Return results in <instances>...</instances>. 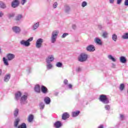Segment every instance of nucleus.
Segmentation results:
<instances>
[{
  "instance_id": "1",
  "label": "nucleus",
  "mask_w": 128,
  "mask_h": 128,
  "mask_svg": "<svg viewBox=\"0 0 128 128\" xmlns=\"http://www.w3.org/2000/svg\"><path fill=\"white\" fill-rule=\"evenodd\" d=\"M6 58H3L2 60L4 64L8 66V62H10L12 60H14L16 58V55L14 54H12L10 53L8 54L6 56Z\"/></svg>"
},
{
  "instance_id": "2",
  "label": "nucleus",
  "mask_w": 128,
  "mask_h": 128,
  "mask_svg": "<svg viewBox=\"0 0 128 128\" xmlns=\"http://www.w3.org/2000/svg\"><path fill=\"white\" fill-rule=\"evenodd\" d=\"M58 34H60V31H58V30H54L52 32L50 38V42L51 44H56V40H58Z\"/></svg>"
},
{
  "instance_id": "3",
  "label": "nucleus",
  "mask_w": 128,
  "mask_h": 128,
  "mask_svg": "<svg viewBox=\"0 0 128 128\" xmlns=\"http://www.w3.org/2000/svg\"><path fill=\"white\" fill-rule=\"evenodd\" d=\"M34 40V37H30L27 40H22L20 41V44L24 46L28 47L30 46V42Z\"/></svg>"
},
{
  "instance_id": "4",
  "label": "nucleus",
  "mask_w": 128,
  "mask_h": 128,
  "mask_svg": "<svg viewBox=\"0 0 128 128\" xmlns=\"http://www.w3.org/2000/svg\"><path fill=\"white\" fill-rule=\"evenodd\" d=\"M99 100L101 102H102V104H110V100H108V97H106L104 94L100 95Z\"/></svg>"
},
{
  "instance_id": "5",
  "label": "nucleus",
  "mask_w": 128,
  "mask_h": 128,
  "mask_svg": "<svg viewBox=\"0 0 128 128\" xmlns=\"http://www.w3.org/2000/svg\"><path fill=\"white\" fill-rule=\"evenodd\" d=\"M88 55L86 53H82L78 58V60L80 62L86 61L88 60Z\"/></svg>"
},
{
  "instance_id": "6",
  "label": "nucleus",
  "mask_w": 128,
  "mask_h": 128,
  "mask_svg": "<svg viewBox=\"0 0 128 128\" xmlns=\"http://www.w3.org/2000/svg\"><path fill=\"white\" fill-rule=\"evenodd\" d=\"M42 42H44V39L42 38H38L36 42V48H40L42 46Z\"/></svg>"
},
{
  "instance_id": "7",
  "label": "nucleus",
  "mask_w": 128,
  "mask_h": 128,
  "mask_svg": "<svg viewBox=\"0 0 128 128\" xmlns=\"http://www.w3.org/2000/svg\"><path fill=\"white\" fill-rule=\"evenodd\" d=\"M20 102L21 104H26L28 102V94H25L21 96Z\"/></svg>"
},
{
  "instance_id": "8",
  "label": "nucleus",
  "mask_w": 128,
  "mask_h": 128,
  "mask_svg": "<svg viewBox=\"0 0 128 128\" xmlns=\"http://www.w3.org/2000/svg\"><path fill=\"white\" fill-rule=\"evenodd\" d=\"M12 30L14 32V34H20V32H22V30L20 29V28L18 26H14L12 28Z\"/></svg>"
},
{
  "instance_id": "9",
  "label": "nucleus",
  "mask_w": 128,
  "mask_h": 128,
  "mask_svg": "<svg viewBox=\"0 0 128 128\" xmlns=\"http://www.w3.org/2000/svg\"><path fill=\"white\" fill-rule=\"evenodd\" d=\"M20 6V0H13L11 3V6L13 8H16Z\"/></svg>"
},
{
  "instance_id": "10",
  "label": "nucleus",
  "mask_w": 128,
  "mask_h": 128,
  "mask_svg": "<svg viewBox=\"0 0 128 128\" xmlns=\"http://www.w3.org/2000/svg\"><path fill=\"white\" fill-rule=\"evenodd\" d=\"M54 60V54H50L48 56L46 59V62H52Z\"/></svg>"
},
{
  "instance_id": "11",
  "label": "nucleus",
  "mask_w": 128,
  "mask_h": 128,
  "mask_svg": "<svg viewBox=\"0 0 128 128\" xmlns=\"http://www.w3.org/2000/svg\"><path fill=\"white\" fill-rule=\"evenodd\" d=\"M86 50L87 52H94V50H96V47H94V46L92 44H90L86 48Z\"/></svg>"
},
{
  "instance_id": "12",
  "label": "nucleus",
  "mask_w": 128,
  "mask_h": 128,
  "mask_svg": "<svg viewBox=\"0 0 128 128\" xmlns=\"http://www.w3.org/2000/svg\"><path fill=\"white\" fill-rule=\"evenodd\" d=\"M94 42L98 46H102V39L100 38H94Z\"/></svg>"
},
{
  "instance_id": "13",
  "label": "nucleus",
  "mask_w": 128,
  "mask_h": 128,
  "mask_svg": "<svg viewBox=\"0 0 128 128\" xmlns=\"http://www.w3.org/2000/svg\"><path fill=\"white\" fill-rule=\"evenodd\" d=\"M46 68L48 70L54 68V65L52 64V62H46Z\"/></svg>"
},
{
  "instance_id": "14",
  "label": "nucleus",
  "mask_w": 128,
  "mask_h": 128,
  "mask_svg": "<svg viewBox=\"0 0 128 128\" xmlns=\"http://www.w3.org/2000/svg\"><path fill=\"white\" fill-rule=\"evenodd\" d=\"M24 18V16L22 14H18L15 17V20L16 22H20Z\"/></svg>"
},
{
  "instance_id": "15",
  "label": "nucleus",
  "mask_w": 128,
  "mask_h": 128,
  "mask_svg": "<svg viewBox=\"0 0 128 128\" xmlns=\"http://www.w3.org/2000/svg\"><path fill=\"white\" fill-rule=\"evenodd\" d=\"M20 119L19 118H16L14 122V128H18V124H20Z\"/></svg>"
},
{
  "instance_id": "16",
  "label": "nucleus",
  "mask_w": 128,
  "mask_h": 128,
  "mask_svg": "<svg viewBox=\"0 0 128 128\" xmlns=\"http://www.w3.org/2000/svg\"><path fill=\"white\" fill-rule=\"evenodd\" d=\"M20 98H22V92L18 91L15 94V100H20Z\"/></svg>"
},
{
  "instance_id": "17",
  "label": "nucleus",
  "mask_w": 128,
  "mask_h": 128,
  "mask_svg": "<svg viewBox=\"0 0 128 128\" xmlns=\"http://www.w3.org/2000/svg\"><path fill=\"white\" fill-rule=\"evenodd\" d=\"M10 74H8L5 75L4 78V82H10Z\"/></svg>"
},
{
  "instance_id": "18",
  "label": "nucleus",
  "mask_w": 128,
  "mask_h": 128,
  "mask_svg": "<svg viewBox=\"0 0 128 128\" xmlns=\"http://www.w3.org/2000/svg\"><path fill=\"white\" fill-rule=\"evenodd\" d=\"M34 90L36 92H37V94H40V85H36L34 88Z\"/></svg>"
},
{
  "instance_id": "19",
  "label": "nucleus",
  "mask_w": 128,
  "mask_h": 128,
  "mask_svg": "<svg viewBox=\"0 0 128 128\" xmlns=\"http://www.w3.org/2000/svg\"><path fill=\"white\" fill-rule=\"evenodd\" d=\"M70 118V114L68 112H64L62 115V119L64 120H66L67 118Z\"/></svg>"
},
{
  "instance_id": "20",
  "label": "nucleus",
  "mask_w": 128,
  "mask_h": 128,
  "mask_svg": "<svg viewBox=\"0 0 128 128\" xmlns=\"http://www.w3.org/2000/svg\"><path fill=\"white\" fill-rule=\"evenodd\" d=\"M38 26H40V22H38L34 24L32 26V29L33 30H38Z\"/></svg>"
},
{
  "instance_id": "21",
  "label": "nucleus",
  "mask_w": 128,
  "mask_h": 128,
  "mask_svg": "<svg viewBox=\"0 0 128 128\" xmlns=\"http://www.w3.org/2000/svg\"><path fill=\"white\" fill-rule=\"evenodd\" d=\"M44 102L46 104H50V98L48 96L45 97L44 98Z\"/></svg>"
},
{
  "instance_id": "22",
  "label": "nucleus",
  "mask_w": 128,
  "mask_h": 128,
  "mask_svg": "<svg viewBox=\"0 0 128 128\" xmlns=\"http://www.w3.org/2000/svg\"><path fill=\"white\" fill-rule=\"evenodd\" d=\"M34 118V116L33 114H30L28 116V122H32Z\"/></svg>"
},
{
  "instance_id": "23",
  "label": "nucleus",
  "mask_w": 128,
  "mask_h": 128,
  "mask_svg": "<svg viewBox=\"0 0 128 128\" xmlns=\"http://www.w3.org/2000/svg\"><path fill=\"white\" fill-rule=\"evenodd\" d=\"M64 10L65 12H66V14H68L70 12V7L68 5H66L64 6Z\"/></svg>"
},
{
  "instance_id": "24",
  "label": "nucleus",
  "mask_w": 128,
  "mask_h": 128,
  "mask_svg": "<svg viewBox=\"0 0 128 128\" xmlns=\"http://www.w3.org/2000/svg\"><path fill=\"white\" fill-rule=\"evenodd\" d=\"M54 126L56 128H60L62 126V122L60 121H57L54 124Z\"/></svg>"
},
{
  "instance_id": "25",
  "label": "nucleus",
  "mask_w": 128,
  "mask_h": 128,
  "mask_svg": "<svg viewBox=\"0 0 128 128\" xmlns=\"http://www.w3.org/2000/svg\"><path fill=\"white\" fill-rule=\"evenodd\" d=\"M41 90L43 94H46L48 92V88L44 86H41Z\"/></svg>"
},
{
  "instance_id": "26",
  "label": "nucleus",
  "mask_w": 128,
  "mask_h": 128,
  "mask_svg": "<svg viewBox=\"0 0 128 128\" xmlns=\"http://www.w3.org/2000/svg\"><path fill=\"white\" fill-rule=\"evenodd\" d=\"M15 16H16V14H14V12L8 13L7 14L8 18L10 20V18H14Z\"/></svg>"
},
{
  "instance_id": "27",
  "label": "nucleus",
  "mask_w": 128,
  "mask_h": 128,
  "mask_svg": "<svg viewBox=\"0 0 128 128\" xmlns=\"http://www.w3.org/2000/svg\"><path fill=\"white\" fill-rule=\"evenodd\" d=\"M108 60H112V62H116V60L114 58L112 55H108Z\"/></svg>"
},
{
  "instance_id": "28",
  "label": "nucleus",
  "mask_w": 128,
  "mask_h": 128,
  "mask_svg": "<svg viewBox=\"0 0 128 128\" xmlns=\"http://www.w3.org/2000/svg\"><path fill=\"white\" fill-rule=\"evenodd\" d=\"M120 60L122 64H126V57L124 56L120 57Z\"/></svg>"
},
{
  "instance_id": "29",
  "label": "nucleus",
  "mask_w": 128,
  "mask_h": 128,
  "mask_svg": "<svg viewBox=\"0 0 128 128\" xmlns=\"http://www.w3.org/2000/svg\"><path fill=\"white\" fill-rule=\"evenodd\" d=\"M18 112H20V110L18 108H16L14 112V118H16L18 116Z\"/></svg>"
},
{
  "instance_id": "30",
  "label": "nucleus",
  "mask_w": 128,
  "mask_h": 128,
  "mask_svg": "<svg viewBox=\"0 0 128 128\" xmlns=\"http://www.w3.org/2000/svg\"><path fill=\"white\" fill-rule=\"evenodd\" d=\"M80 112L78 110L72 112V116L74 118H76V116H78L80 114Z\"/></svg>"
},
{
  "instance_id": "31",
  "label": "nucleus",
  "mask_w": 128,
  "mask_h": 128,
  "mask_svg": "<svg viewBox=\"0 0 128 128\" xmlns=\"http://www.w3.org/2000/svg\"><path fill=\"white\" fill-rule=\"evenodd\" d=\"M0 8H2L3 10H4V8H6V6L4 2L0 1Z\"/></svg>"
},
{
  "instance_id": "32",
  "label": "nucleus",
  "mask_w": 128,
  "mask_h": 128,
  "mask_svg": "<svg viewBox=\"0 0 128 128\" xmlns=\"http://www.w3.org/2000/svg\"><path fill=\"white\" fill-rule=\"evenodd\" d=\"M104 108L107 112H110V105L108 104H105Z\"/></svg>"
},
{
  "instance_id": "33",
  "label": "nucleus",
  "mask_w": 128,
  "mask_h": 128,
  "mask_svg": "<svg viewBox=\"0 0 128 128\" xmlns=\"http://www.w3.org/2000/svg\"><path fill=\"white\" fill-rule=\"evenodd\" d=\"M108 33L106 32H104L102 33V36L104 38H108Z\"/></svg>"
},
{
  "instance_id": "34",
  "label": "nucleus",
  "mask_w": 128,
  "mask_h": 128,
  "mask_svg": "<svg viewBox=\"0 0 128 128\" xmlns=\"http://www.w3.org/2000/svg\"><path fill=\"white\" fill-rule=\"evenodd\" d=\"M112 40L114 42H116V40H118V35L114 34H113L112 35Z\"/></svg>"
},
{
  "instance_id": "35",
  "label": "nucleus",
  "mask_w": 128,
  "mask_h": 128,
  "mask_svg": "<svg viewBox=\"0 0 128 128\" xmlns=\"http://www.w3.org/2000/svg\"><path fill=\"white\" fill-rule=\"evenodd\" d=\"M18 128H26V124L24 122H23L18 126Z\"/></svg>"
},
{
  "instance_id": "36",
  "label": "nucleus",
  "mask_w": 128,
  "mask_h": 128,
  "mask_svg": "<svg viewBox=\"0 0 128 128\" xmlns=\"http://www.w3.org/2000/svg\"><path fill=\"white\" fill-rule=\"evenodd\" d=\"M119 90H120V92H122V90H124V84H121L119 86Z\"/></svg>"
},
{
  "instance_id": "37",
  "label": "nucleus",
  "mask_w": 128,
  "mask_h": 128,
  "mask_svg": "<svg viewBox=\"0 0 128 128\" xmlns=\"http://www.w3.org/2000/svg\"><path fill=\"white\" fill-rule=\"evenodd\" d=\"M120 120H126V115L122 114H120Z\"/></svg>"
},
{
  "instance_id": "38",
  "label": "nucleus",
  "mask_w": 128,
  "mask_h": 128,
  "mask_svg": "<svg viewBox=\"0 0 128 128\" xmlns=\"http://www.w3.org/2000/svg\"><path fill=\"white\" fill-rule=\"evenodd\" d=\"M122 38L124 40H128V33H125L122 36Z\"/></svg>"
},
{
  "instance_id": "39",
  "label": "nucleus",
  "mask_w": 128,
  "mask_h": 128,
  "mask_svg": "<svg viewBox=\"0 0 128 128\" xmlns=\"http://www.w3.org/2000/svg\"><path fill=\"white\" fill-rule=\"evenodd\" d=\"M39 106L40 108V110H44V103L42 102H40Z\"/></svg>"
},
{
  "instance_id": "40",
  "label": "nucleus",
  "mask_w": 128,
  "mask_h": 128,
  "mask_svg": "<svg viewBox=\"0 0 128 128\" xmlns=\"http://www.w3.org/2000/svg\"><path fill=\"white\" fill-rule=\"evenodd\" d=\"M56 66L57 68H62V63L60 62H58L56 64Z\"/></svg>"
},
{
  "instance_id": "41",
  "label": "nucleus",
  "mask_w": 128,
  "mask_h": 128,
  "mask_svg": "<svg viewBox=\"0 0 128 128\" xmlns=\"http://www.w3.org/2000/svg\"><path fill=\"white\" fill-rule=\"evenodd\" d=\"M86 6H88V2H86L84 1L82 3V8H84V7Z\"/></svg>"
},
{
  "instance_id": "42",
  "label": "nucleus",
  "mask_w": 128,
  "mask_h": 128,
  "mask_svg": "<svg viewBox=\"0 0 128 128\" xmlns=\"http://www.w3.org/2000/svg\"><path fill=\"white\" fill-rule=\"evenodd\" d=\"M28 2V0H20V4L22 6H24L25 4Z\"/></svg>"
},
{
  "instance_id": "43",
  "label": "nucleus",
  "mask_w": 128,
  "mask_h": 128,
  "mask_svg": "<svg viewBox=\"0 0 128 128\" xmlns=\"http://www.w3.org/2000/svg\"><path fill=\"white\" fill-rule=\"evenodd\" d=\"M52 8L54 9L56 8H58V2H54L52 4Z\"/></svg>"
},
{
  "instance_id": "44",
  "label": "nucleus",
  "mask_w": 128,
  "mask_h": 128,
  "mask_svg": "<svg viewBox=\"0 0 128 128\" xmlns=\"http://www.w3.org/2000/svg\"><path fill=\"white\" fill-rule=\"evenodd\" d=\"M68 33H64L61 36V38H66L67 36L68 35Z\"/></svg>"
},
{
  "instance_id": "45",
  "label": "nucleus",
  "mask_w": 128,
  "mask_h": 128,
  "mask_svg": "<svg viewBox=\"0 0 128 128\" xmlns=\"http://www.w3.org/2000/svg\"><path fill=\"white\" fill-rule=\"evenodd\" d=\"M64 84H65L66 86H68V81L66 79H65L64 80Z\"/></svg>"
},
{
  "instance_id": "46",
  "label": "nucleus",
  "mask_w": 128,
  "mask_h": 128,
  "mask_svg": "<svg viewBox=\"0 0 128 128\" xmlns=\"http://www.w3.org/2000/svg\"><path fill=\"white\" fill-rule=\"evenodd\" d=\"M4 16V13L2 11H0V18H2Z\"/></svg>"
},
{
  "instance_id": "47",
  "label": "nucleus",
  "mask_w": 128,
  "mask_h": 128,
  "mask_svg": "<svg viewBox=\"0 0 128 128\" xmlns=\"http://www.w3.org/2000/svg\"><path fill=\"white\" fill-rule=\"evenodd\" d=\"M72 28L74 30H76V25L75 24H72Z\"/></svg>"
},
{
  "instance_id": "48",
  "label": "nucleus",
  "mask_w": 128,
  "mask_h": 128,
  "mask_svg": "<svg viewBox=\"0 0 128 128\" xmlns=\"http://www.w3.org/2000/svg\"><path fill=\"white\" fill-rule=\"evenodd\" d=\"M122 0H117L116 4H122Z\"/></svg>"
},
{
  "instance_id": "49",
  "label": "nucleus",
  "mask_w": 128,
  "mask_h": 128,
  "mask_svg": "<svg viewBox=\"0 0 128 128\" xmlns=\"http://www.w3.org/2000/svg\"><path fill=\"white\" fill-rule=\"evenodd\" d=\"M66 86L70 89H72V85L71 84H68Z\"/></svg>"
},
{
  "instance_id": "50",
  "label": "nucleus",
  "mask_w": 128,
  "mask_h": 128,
  "mask_svg": "<svg viewBox=\"0 0 128 128\" xmlns=\"http://www.w3.org/2000/svg\"><path fill=\"white\" fill-rule=\"evenodd\" d=\"M110 4H114V0H109Z\"/></svg>"
},
{
  "instance_id": "51",
  "label": "nucleus",
  "mask_w": 128,
  "mask_h": 128,
  "mask_svg": "<svg viewBox=\"0 0 128 128\" xmlns=\"http://www.w3.org/2000/svg\"><path fill=\"white\" fill-rule=\"evenodd\" d=\"M124 6H128V0H126L124 2Z\"/></svg>"
},
{
  "instance_id": "52",
  "label": "nucleus",
  "mask_w": 128,
  "mask_h": 128,
  "mask_svg": "<svg viewBox=\"0 0 128 128\" xmlns=\"http://www.w3.org/2000/svg\"><path fill=\"white\" fill-rule=\"evenodd\" d=\"M80 70H82V68H76V72H80Z\"/></svg>"
},
{
  "instance_id": "53",
  "label": "nucleus",
  "mask_w": 128,
  "mask_h": 128,
  "mask_svg": "<svg viewBox=\"0 0 128 128\" xmlns=\"http://www.w3.org/2000/svg\"><path fill=\"white\" fill-rule=\"evenodd\" d=\"M112 68H116V64H114V63H112Z\"/></svg>"
},
{
  "instance_id": "54",
  "label": "nucleus",
  "mask_w": 128,
  "mask_h": 128,
  "mask_svg": "<svg viewBox=\"0 0 128 128\" xmlns=\"http://www.w3.org/2000/svg\"><path fill=\"white\" fill-rule=\"evenodd\" d=\"M98 128H104V126L102 124L100 125Z\"/></svg>"
},
{
  "instance_id": "55",
  "label": "nucleus",
  "mask_w": 128,
  "mask_h": 128,
  "mask_svg": "<svg viewBox=\"0 0 128 128\" xmlns=\"http://www.w3.org/2000/svg\"><path fill=\"white\" fill-rule=\"evenodd\" d=\"M98 28H100V30H102V25H98Z\"/></svg>"
},
{
  "instance_id": "56",
  "label": "nucleus",
  "mask_w": 128,
  "mask_h": 128,
  "mask_svg": "<svg viewBox=\"0 0 128 128\" xmlns=\"http://www.w3.org/2000/svg\"><path fill=\"white\" fill-rule=\"evenodd\" d=\"M2 69H0V76H2Z\"/></svg>"
},
{
  "instance_id": "57",
  "label": "nucleus",
  "mask_w": 128,
  "mask_h": 128,
  "mask_svg": "<svg viewBox=\"0 0 128 128\" xmlns=\"http://www.w3.org/2000/svg\"><path fill=\"white\" fill-rule=\"evenodd\" d=\"M31 70H32V69L30 68H29V72H30Z\"/></svg>"
},
{
  "instance_id": "58",
  "label": "nucleus",
  "mask_w": 128,
  "mask_h": 128,
  "mask_svg": "<svg viewBox=\"0 0 128 128\" xmlns=\"http://www.w3.org/2000/svg\"><path fill=\"white\" fill-rule=\"evenodd\" d=\"M0 54H2V49L0 48Z\"/></svg>"
},
{
  "instance_id": "59",
  "label": "nucleus",
  "mask_w": 128,
  "mask_h": 128,
  "mask_svg": "<svg viewBox=\"0 0 128 128\" xmlns=\"http://www.w3.org/2000/svg\"><path fill=\"white\" fill-rule=\"evenodd\" d=\"M50 0H47V2H50Z\"/></svg>"
}]
</instances>
